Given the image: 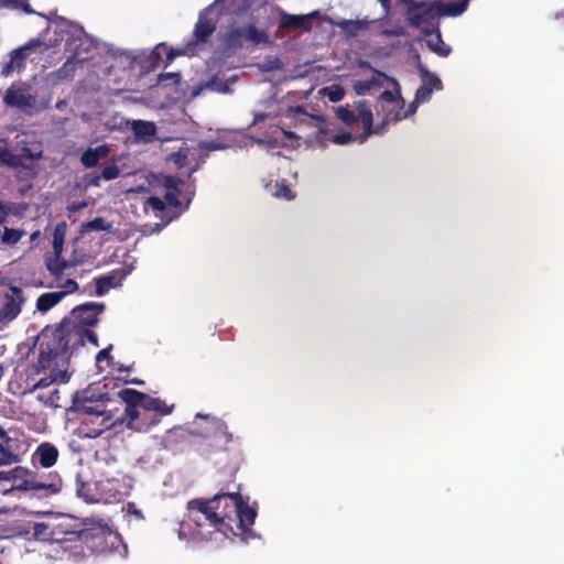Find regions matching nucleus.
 Returning a JSON list of instances; mask_svg holds the SVG:
<instances>
[{
  "label": "nucleus",
  "instance_id": "f704fd0d",
  "mask_svg": "<svg viewBox=\"0 0 564 564\" xmlns=\"http://www.w3.org/2000/svg\"><path fill=\"white\" fill-rule=\"evenodd\" d=\"M112 225L110 223H106L102 217H96L93 220H89L83 224L84 231H110Z\"/></svg>",
  "mask_w": 564,
  "mask_h": 564
},
{
  "label": "nucleus",
  "instance_id": "69168bd1",
  "mask_svg": "<svg viewBox=\"0 0 564 564\" xmlns=\"http://www.w3.org/2000/svg\"><path fill=\"white\" fill-rule=\"evenodd\" d=\"M18 10H22L26 14H37V12L31 8L26 0H21V6H19Z\"/></svg>",
  "mask_w": 564,
  "mask_h": 564
},
{
  "label": "nucleus",
  "instance_id": "f3484780",
  "mask_svg": "<svg viewBox=\"0 0 564 564\" xmlns=\"http://www.w3.org/2000/svg\"><path fill=\"white\" fill-rule=\"evenodd\" d=\"M11 294H6L4 303L0 308V318L2 321H12L21 312V305L24 301L23 292L18 286L10 288Z\"/></svg>",
  "mask_w": 564,
  "mask_h": 564
},
{
  "label": "nucleus",
  "instance_id": "9d476101",
  "mask_svg": "<svg viewBox=\"0 0 564 564\" xmlns=\"http://www.w3.org/2000/svg\"><path fill=\"white\" fill-rule=\"evenodd\" d=\"M245 42L253 45L269 43V35L264 30H259L254 24L234 28L225 35L224 43L228 48L240 50Z\"/></svg>",
  "mask_w": 564,
  "mask_h": 564
},
{
  "label": "nucleus",
  "instance_id": "f8f14e48",
  "mask_svg": "<svg viewBox=\"0 0 564 564\" xmlns=\"http://www.w3.org/2000/svg\"><path fill=\"white\" fill-rule=\"evenodd\" d=\"M361 123L364 128V132L358 135V140L360 143L365 142L372 134H382L387 131L388 124L393 121V113L389 111L383 121L373 126V116L370 107L368 105H361Z\"/></svg>",
  "mask_w": 564,
  "mask_h": 564
},
{
  "label": "nucleus",
  "instance_id": "423d86ee",
  "mask_svg": "<svg viewBox=\"0 0 564 564\" xmlns=\"http://www.w3.org/2000/svg\"><path fill=\"white\" fill-rule=\"evenodd\" d=\"M77 544L72 547V555L80 556L85 554V549L93 553H104L109 549L108 540H116L111 531L104 527L79 528Z\"/></svg>",
  "mask_w": 564,
  "mask_h": 564
},
{
  "label": "nucleus",
  "instance_id": "5701e85b",
  "mask_svg": "<svg viewBox=\"0 0 564 564\" xmlns=\"http://www.w3.org/2000/svg\"><path fill=\"white\" fill-rule=\"evenodd\" d=\"M83 59H76L75 56L69 57L62 67L50 74V79L53 84L57 85L67 79H70L75 72L77 64L82 63Z\"/></svg>",
  "mask_w": 564,
  "mask_h": 564
},
{
  "label": "nucleus",
  "instance_id": "c9c22d12",
  "mask_svg": "<svg viewBox=\"0 0 564 564\" xmlns=\"http://www.w3.org/2000/svg\"><path fill=\"white\" fill-rule=\"evenodd\" d=\"M52 527L53 525L45 523V522L34 523L32 527L33 536L36 540L50 542L51 536H52L51 535Z\"/></svg>",
  "mask_w": 564,
  "mask_h": 564
},
{
  "label": "nucleus",
  "instance_id": "4468645a",
  "mask_svg": "<svg viewBox=\"0 0 564 564\" xmlns=\"http://www.w3.org/2000/svg\"><path fill=\"white\" fill-rule=\"evenodd\" d=\"M133 393H138L134 389H122L119 391V398L126 403L124 414L128 425L133 426L141 417L144 419V411L141 409V401L139 398H134Z\"/></svg>",
  "mask_w": 564,
  "mask_h": 564
},
{
  "label": "nucleus",
  "instance_id": "6e6552de",
  "mask_svg": "<svg viewBox=\"0 0 564 564\" xmlns=\"http://www.w3.org/2000/svg\"><path fill=\"white\" fill-rule=\"evenodd\" d=\"M13 480L14 484L6 492L18 491H40L48 489L52 492H57L58 488L53 484H45L37 480L36 474L26 467L15 466L10 470H0V481Z\"/></svg>",
  "mask_w": 564,
  "mask_h": 564
},
{
  "label": "nucleus",
  "instance_id": "4d7b16f0",
  "mask_svg": "<svg viewBox=\"0 0 564 564\" xmlns=\"http://www.w3.org/2000/svg\"><path fill=\"white\" fill-rule=\"evenodd\" d=\"M181 181L175 176H165L163 181V185L166 191H177Z\"/></svg>",
  "mask_w": 564,
  "mask_h": 564
},
{
  "label": "nucleus",
  "instance_id": "3c124183",
  "mask_svg": "<svg viewBox=\"0 0 564 564\" xmlns=\"http://www.w3.org/2000/svg\"><path fill=\"white\" fill-rule=\"evenodd\" d=\"M216 432L224 438L225 444L234 441L232 434L228 431V426L224 421L218 420L216 422Z\"/></svg>",
  "mask_w": 564,
  "mask_h": 564
},
{
  "label": "nucleus",
  "instance_id": "dca6fc26",
  "mask_svg": "<svg viewBox=\"0 0 564 564\" xmlns=\"http://www.w3.org/2000/svg\"><path fill=\"white\" fill-rule=\"evenodd\" d=\"M217 22L210 18L209 8L199 13L198 20L195 23L193 31V39L189 43H194L195 48L200 43H206L208 37L215 32Z\"/></svg>",
  "mask_w": 564,
  "mask_h": 564
},
{
  "label": "nucleus",
  "instance_id": "2eb2a0df",
  "mask_svg": "<svg viewBox=\"0 0 564 564\" xmlns=\"http://www.w3.org/2000/svg\"><path fill=\"white\" fill-rule=\"evenodd\" d=\"M78 529L79 528H73L67 522H61V523L54 524L52 527V532H51L52 536H51L50 542L58 543L64 551L69 552V554L72 555L70 546H74V544H77V542H78L77 536H73V535L78 534Z\"/></svg>",
  "mask_w": 564,
  "mask_h": 564
},
{
  "label": "nucleus",
  "instance_id": "f03ea898",
  "mask_svg": "<svg viewBox=\"0 0 564 564\" xmlns=\"http://www.w3.org/2000/svg\"><path fill=\"white\" fill-rule=\"evenodd\" d=\"M39 340V357L37 361L32 365L31 371L33 375L44 373L45 376L30 388V392L47 388L54 383H67L72 377V372L68 370V356L57 349L55 344L48 339L47 334L42 332Z\"/></svg>",
  "mask_w": 564,
  "mask_h": 564
},
{
  "label": "nucleus",
  "instance_id": "39448f33",
  "mask_svg": "<svg viewBox=\"0 0 564 564\" xmlns=\"http://www.w3.org/2000/svg\"><path fill=\"white\" fill-rule=\"evenodd\" d=\"M28 451V436L21 427L0 425V467L20 464Z\"/></svg>",
  "mask_w": 564,
  "mask_h": 564
},
{
  "label": "nucleus",
  "instance_id": "20e7f679",
  "mask_svg": "<svg viewBox=\"0 0 564 564\" xmlns=\"http://www.w3.org/2000/svg\"><path fill=\"white\" fill-rule=\"evenodd\" d=\"M87 401L84 392H76L73 397V408L84 415L79 425L82 436L96 438L110 430L118 420L113 419L110 411L101 409L102 404L90 405Z\"/></svg>",
  "mask_w": 564,
  "mask_h": 564
},
{
  "label": "nucleus",
  "instance_id": "c85d7f7f",
  "mask_svg": "<svg viewBox=\"0 0 564 564\" xmlns=\"http://www.w3.org/2000/svg\"><path fill=\"white\" fill-rule=\"evenodd\" d=\"M379 102L381 105V109L384 110L386 107H384V104H388L389 107L388 108V112L389 111H392V113L395 112V110L398 108H400V105L401 104H404L403 99H401L399 93L398 94H394L393 91L391 90H384L380 94L379 96Z\"/></svg>",
  "mask_w": 564,
  "mask_h": 564
},
{
  "label": "nucleus",
  "instance_id": "6e6d98bb",
  "mask_svg": "<svg viewBox=\"0 0 564 564\" xmlns=\"http://www.w3.org/2000/svg\"><path fill=\"white\" fill-rule=\"evenodd\" d=\"M178 195H180V189L166 191V193L164 195V199L167 202L169 205L177 207L180 205Z\"/></svg>",
  "mask_w": 564,
  "mask_h": 564
},
{
  "label": "nucleus",
  "instance_id": "603ef678",
  "mask_svg": "<svg viewBox=\"0 0 564 564\" xmlns=\"http://www.w3.org/2000/svg\"><path fill=\"white\" fill-rule=\"evenodd\" d=\"M332 142L335 144L344 145L354 140V135L350 132H341L332 137Z\"/></svg>",
  "mask_w": 564,
  "mask_h": 564
},
{
  "label": "nucleus",
  "instance_id": "a878e982",
  "mask_svg": "<svg viewBox=\"0 0 564 564\" xmlns=\"http://www.w3.org/2000/svg\"><path fill=\"white\" fill-rule=\"evenodd\" d=\"M65 296L66 292L43 293L37 297L36 308L42 313H46L57 303H59Z\"/></svg>",
  "mask_w": 564,
  "mask_h": 564
},
{
  "label": "nucleus",
  "instance_id": "8fccbe9b",
  "mask_svg": "<svg viewBox=\"0 0 564 564\" xmlns=\"http://www.w3.org/2000/svg\"><path fill=\"white\" fill-rule=\"evenodd\" d=\"M433 93V87L429 85H422L416 89L414 99L416 102H425L431 99V95Z\"/></svg>",
  "mask_w": 564,
  "mask_h": 564
},
{
  "label": "nucleus",
  "instance_id": "c756f323",
  "mask_svg": "<svg viewBox=\"0 0 564 564\" xmlns=\"http://www.w3.org/2000/svg\"><path fill=\"white\" fill-rule=\"evenodd\" d=\"M29 205L26 203H2L0 200V213L6 215H13L22 217L28 210Z\"/></svg>",
  "mask_w": 564,
  "mask_h": 564
},
{
  "label": "nucleus",
  "instance_id": "de8ad7c7",
  "mask_svg": "<svg viewBox=\"0 0 564 564\" xmlns=\"http://www.w3.org/2000/svg\"><path fill=\"white\" fill-rule=\"evenodd\" d=\"M167 45L165 43H159L152 51V56L150 58L152 59L151 65L153 67L159 66L161 62L163 61L162 55H166Z\"/></svg>",
  "mask_w": 564,
  "mask_h": 564
},
{
  "label": "nucleus",
  "instance_id": "1a4fd4ad",
  "mask_svg": "<svg viewBox=\"0 0 564 564\" xmlns=\"http://www.w3.org/2000/svg\"><path fill=\"white\" fill-rule=\"evenodd\" d=\"M48 48L42 39H31L24 45L13 50L10 53V58L6 62L1 68L0 75L3 77L10 76L14 70H21L25 68L26 61L31 53H44Z\"/></svg>",
  "mask_w": 564,
  "mask_h": 564
},
{
  "label": "nucleus",
  "instance_id": "0eeeda50",
  "mask_svg": "<svg viewBox=\"0 0 564 564\" xmlns=\"http://www.w3.org/2000/svg\"><path fill=\"white\" fill-rule=\"evenodd\" d=\"M445 3H431L409 1L406 10L408 21L412 28L421 29L426 35L433 33L434 20L436 15L451 17L443 12Z\"/></svg>",
  "mask_w": 564,
  "mask_h": 564
},
{
  "label": "nucleus",
  "instance_id": "4c0bfd02",
  "mask_svg": "<svg viewBox=\"0 0 564 564\" xmlns=\"http://www.w3.org/2000/svg\"><path fill=\"white\" fill-rule=\"evenodd\" d=\"M273 196L286 200H292L295 198V194L292 192V189L284 180L275 182Z\"/></svg>",
  "mask_w": 564,
  "mask_h": 564
},
{
  "label": "nucleus",
  "instance_id": "a211bd4d",
  "mask_svg": "<svg viewBox=\"0 0 564 564\" xmlns=\"http://www.w3.org/2000/svg\"><path fill=\"white\" fill-rule=\"evenodd\" d=\"M132 395L140 399L141 409L144 411V419H148L147 416L149 412H154L160 416H165L171 414L174 410V404L169 405L164 400L151 397L148 393L138 391V393H133Z\"/></svg>",
  "mask_w": 564,
  "mask_h": 564
},
{
  "label": "nucleus",
  "instance_id": "6ab92c4d",
  "mask_svg": "<svg viewBox=\"0 0 564 564\" xmlns=\"http://www.w3.org/2000/svg\"><path fill=\"white\" fill-rule=\"evenodd\" d=\"M318 15V11H314L306 15H295L282 12L279 26L280 29H303L305 31H310V21L316 19Z\"/></svg>",
  "mask_w": 564,
  "mask_h": 564
},
{
  "label": "nucleus",
  "instance_id": "ea45409f",
  "mask_svg": "<svg viewBox=\"0 0 564 564\" xmlns=\"http://www.w3.org/2000/svg\"><path fill=\"white\" fill-rule=\"evenodd\" d=\"M340 28L347 33L355 35L358 31L367 29L368 24L364 21L345 20L340 24Z\"/></svg>",
  "mask_w": 564,
  "mask_h": 564
},
{
  "label": "nucleus",
  "instance_id": "c03bdc74",
  "mask_svg": "<svg viewBox=\"0 0 564 564\" xmlns=\"http://www.w3.org/2000/svg\"><path fill=\"white\" fill-rule=\"evenodd\" d=\"M198 148L203 151L199 155V159L202 162H204L205 159L208 156L209 152L216 151V150H221V149H224V145L218 142H215V141H209V142L203 141V142H199Z\"/></svg>",
  "mask_w": 564,
  "mask_h": 564
},
{
  "label": "nucleus",
  "instance_id": "e433bc0d",
  "mask_svg": "<svg viewBox=\"0 0 564 564\" xmlns=\"http://www.w3.org/2000/svg\"><path fill=\"white\" fill-rule=\"evenodd\" d=\"M469 1L470 0L448 1V3L442 7L443 12L449 15H460L466 11Z\"/></svg>",
  "mask_w": 564,
  "mask_h": 564
},
{
  "label": "nucleus",
  "instance_id": "bb28decb",
  "mask_svg": "<svg viewBox=\"0 0 564 564\" xmlns=\"http://www.w3.org/2000/svg\"><path fill=\"white\" fill-rule=\"evenodd\" d=\"M427 47L441 57H447L452 48L449 45L444 43L440 30L436 31L435 36L426 41Z\"/></svg>",
  "mask_w": 564,
  "mask_h": 564
},
{
  "label": "nucleus",
  "instance_id": "473e14b6",
  "mask_svg": "<svg viewBox=\"0 0 564 564\" xmlns=\"http://www.w3.org/2000/svg\"><path fill=\"white\" fill-rule=\"evenodd\" d=\"M25 234L26 232L23 229L4 227L1 235V242L4 245L14 246L22 239Z\"/></svg>",
  "mask_w": 564,
  "mask_h": 564
},
{
  "label": "nucleus",
  "instance_id": "bf43d9fd",
  "mask_svg": "<svg viewBox=\"0 0 564 564\" xmlns=\"http://www.w3.org/2000/svg\"><path fill=\"white\" fill-rule=\"evenodd\" d=\"M165 80H171L172 84H178L181 80L180 73H164L159 75V82L163 83Z\"/></svg>",
  "mask_w": 564,
  "mask_h": 564
},
{
  "label": "nucleus",
  "instance_id": "aec40b11",
  "mask_svg": "<svg viewBox=\"0 0 564 564\" xmlns=\"http://www.w3.org/2000/svg\"><path fill=\"white\" fill-rule=\"evenodd\" d=\"M126 276L123 269L113 270L106 275L95 278L96 283L95 294L97 296L105 295L110 289L121 285V280Z\"/></svg>",
  "mask_w": 564,
  "mask_h": 564
},
{
  "label": "nucleus",
  "instance_id": "7ed1b4c3",
  "mask_svg": "<svg viewBox=\"0 0 564 564\" xmlns=\"http://www.w3.org/2000/svg\"><path fill=\"white\" fill-rule=\"evenodd\" d=\"M47 334L48 339L55 344L57 349L65 356L70 358L74 349L84 346L85 341L88 340L94 346H98V337L95 332L76 325L72 318H63L59 325L55 328H44L42 330Z\"/></svg>",
  "mask_w": 564,
  "mask_h": 564
},
{
  "label": "nucleus",
  "instance_id": "79ce46f5",
  "mask_svg": "<svg viewBox=\"0 0 564 564\" xmlns=\"http://www.w3.org/2000/svg\"><path fill=\"white\" fill-rule=\"evenodd\" d=\"M15 156H19L22 166L25 167V161H37L42 156V152L39 151L34 153L29 147L24 145L19 153H15Z\"/></svg>",
  "mask_w": 564,
  "mask_h": 564
},
{
  "label": "nucleus",
  "instance_id": "5fc2aeb1",
  "mask_svg": "<svg viewBox=\"0 0 564 564\" xmlns=\"http://www.w3.org/2000/svg\"><path fill=\"white\" fill-rule=\"evenodd\" d=\"M344 96L345 90L339 86L333 87L328 93V99L333 102L340 101L344 98Z\"/></svg>",
  "mask_w": 564,
  "mask_h": 564
},
{
  "label": "nucleus",
  "instance_id": "49530a36",
  "mask_svg": "<svg viewBox=\"0 0 564 564\" xmlns=\"http://www.w3.org/2000/svg\"><path fill=\"white\" fill-rule=\"evenodd\" d=\"M65 228H66V224L65 223H62V224H58L55 229H54V234H53V247L54 249L57 251L58 249L62 248L63 246V241H64V235H65Z\"/></svg>",
  "mask_w": 564,
  "mask_h": 564
},
{
  "label": "nucleus",
  "instance_id": "58836bf2",
  "mask_svg": "<svg viewBox=\"0 0 564 564\" xmlns=\"http://www.w3.org/2000/svg\"><path fill=\"white\" fill-rule=\"evenodd\" d=\"M59 391L54 389L48 393H41L37 395V400L43 403L45 406L58 408L59 404Z\"/></svg>",
  "mask_w": 564,
  "mask_h": 564
},
{
  "label": "nucleus",
  "instance_id": "338daca9",
  "mask_svg": "<svg viewBox=\"0 0 564 564\" xmlns=\"http://www.w3.org/2000/svg\"><path fill=\"white\" fill-rule=\"evenodd\" d=\"M66 268V263L63 262L61 264H56V265H48L47 269L50 270V272L54 275H58L62 273V271Z\"/></svg>",
  "mask_w": 564,
  "mask_h": 564
},
{
  "label": "nucleus",
  "instance_id": "0e129e2a",
  "mask_svg": "<svg viewBox=\"0 0 564 564\" xmlns=\"http://www.w3.org/2000/svg\"><path fill=\"white\" fill-rule=\"evenodd\" d=\"M208 86L209 87H214V86H217L215 89L219 93H227L229 91V87L226 85V84H217V80L216 78H213L208 82Z\"/></svg>",
  "mask_w": 564,
  "mask_h": 564
},
{
  "label": "nucleus",
  "instance_id": "09e8293b",
  "mask_svg": "<svg viewBox=\"0 0 564 564\" xmlns=\"http://www.w3.org/2000/svg\"><path fill=\"white\" fill-rule=\"evenodd\" d=\"M100 174L102 176V180H105V181H112V180L117 178L120 175V170H119V167H118V165L116 163H111V164L106 165L101 170Z\"/></svg>",
  "mask_w": 564,
  "mask_h": 564
},
{
  "label": "nucleus",
  "instance_id": "37998d69",
  "mask_svg": "<svg viewBox=\"0 0 564 564\" xmlns=\"http://www.w3.org/2000/svg\"><path fill=\"white\" fill-rule=\"evenodd\" d=\"M417 104L415 101V99L409 105L408 109L405 111H402V108H403V104L400 105V108H398L395 110V112L393 113V122H398L402 119H405L412 115H414L416 112V109H417Z\"/></svg>",
  "mask_w": 564,
  "mask_h": 564
},
{
  "label": "nucleus",
  "instance_id": "b1692460",
  "mask_svg": "<svg viewBox=\"0 0 564 564\" xmlns=\"http://www.w3.org/2000/svg\"><path fill=\"white\" fill-rule=\"evenodd\" d=\"M109 147L107 144H101L96 148H88L80 156V163L86 169H91L97 166L98 162L101 159H105L109 154Z\"/></svg>",
  "mask_w": 564,
  "mask_h": 564
},
{
  "label": "nucleus",
  "instance_id": "2f4dec72",
  "mask_svg": "<svg viewBox=\"0 0 564 564\" xmlns=\"http://www.w3.org/2000/svg\"><path fill=\"white\" fill-rule=\"evenodd\" d=\"M417 69L422 77L423 85H429L430 87H433V90L442 89V80L435 74L430 73L426 69V67H424L421 63L417 64Z\"/></svg>",
  "mask_w": 564,
  "mask_h": 564
},
{
  "label": "nucleus",
  "instance_id": "f257e3e1",
  "mask_svg": "<svg viewBox=\"0 0 564 564\" xmlns=\"http://www.w3.org/2000/svg\"><path fill=\"white\" fill-rule=\"evenodd\" d=\"M257 511L249 507L239 492H219L210 499L196 498L187 502L184 525L198 539L206 540L220 532L229 538L234 523L242 533L251 531Z\"/></svg>",
  "mask_w": 564,
  "mask_h": 564
},
{
  "label": "nucleus",
  "instance_id": "9b49d317",
  "mask_svg": "<svg viewBox=\"0 0 564 564\" xmlns=\"http://www.w3.org/2000/svg\"><path fill=\"white\" fill-rule=\"evenodd\" d=\"M6 106L29 112L36 106V97L31 94V86L26 83H13L3 96Z\"/></svg>",
  "mask_w": 564,
  "mask_h": 564
},
{
  "label": "nucleus",
  "instance_id": "72a5a7b5",
  "mask_svg": "<svg viewBox=\"0 0 564 564\" xmlns=\"http://www.w3.org/2000/svg\"><path fill=\"white\" fill-rule=\"evenodd\" d=\"M0 164L9 167L18 169L22 166L19 156H15L9 149L0 145Z\"/></svg>",
  "mask_w": 564,
  "mask_h": 564
},
{
  "label": "nucleus",
  "instance_id": "052dcab7",
  "mask_svg": "<svg viewBox=\"0 0 564 564\" xmlns=\"http://www.w3.org/2000/svg\"><path fill=\"white\" fill-rule=\"evenodd\" d=\"M62 286L64 288L63 292H66V295L78 290V283L73 279H67Z\"/></svg>",
  "mask_w": 564,
  "mask_h": 564
},
{
  "label": "nucleus",
  "instance_id": "a18cd8bd",
  "mask_svg": "<svg viewBox=\"0 0 564 564\" xmlns=\"http://www.w3.org/2000/svg\"><path fill=\"white\" fill-rule=\"evenodd\" d=\"M144 208L147 210L151 209L154 213H162L165 210V203L160 197L150 196L144 203Z\"/></svg>",
  "mask_w": 564,
  "mask_h": 564
},
{
  "label": "nucleus",
  "instance_id": "393cba45",
  "mask_svg": "<svg viewBox=\"0 0 564 564\" xmlns=\"http://www.w3.org/2000/svg\"><path fill=\"white\" fill-rule=\"evenodd\" d=\"M131 129L137 139L143 140L145 142L152 140L156 133V127L151 121L133 120L131 123Z\"/></svg>",
  "mask_w": 564,
  "mask_h": 564
},
{
  "label": "nucleus",
  "instance_id": "774afa93",
  "mask_svg": "<svg viewBox=\"0 0 564 564\" xmlns=\"http://www.w3.org/2000/svg\"><path fill=\"white\" fill-rule=\"evenodd\" d=\"M102 180V176L101 174L99 175H93L89 181H88V185L89 186H95V187H98L100 186V181Z\"/></svg>",
  "mask_w": 564,
  "mask_h": 564
},
{
  "label": "nucleus",
  "instance_id": "13d9d810",
  "mask_svg": "<svg viewBox=\"0 0 564 564\" xmlns=\"http://www.w3.org/2000/svg\"><path fill=\"white\" fill-rule=\"evenodd\" d=\"M111 349H112V345H109L108 347L98 351V354L96 356V361L100 362L101 360L106 359L108 361V365H111V362H112V357L110 355Z\"/></svg>",
  "mask_w": 564,
  "mask_h": 564
},
{
  "label": "nucleus",
  "instance_id": "e2e57ef3",
  "mask_svg": "<svg viewBox=\"0 0 564 564\" xmlns=\"http://www.w3.org/2000/svg\"><path fill=\"white\" fill-rule=\"evenodd\" d=\"M19 6H21V0H0V9L1 8H8V9H19Z\"/></svg>",
  "mask_w": 564,
  "mask_h": 564
},
{
  "label": "nucleus",
  "instance_id": "864d4df0",
  "mask_svg": "<svg viewBox=\"0 0 564 564\" xmlns=\"http://www.w3.org/2000/svg\"><path fill=\"white\" fill-rule=\"evenodd\" d=\"M381 34L386 37H394V36H406L408 32L403 26H395L392 29L382 30Z\"/></svg>",
  "mask_w": 564,
  "mask_h": 564
},
{
  "label": "nucleus",
  "instance_id": "ddd939ff",
  "mask_svg": "<svg viewBox=\"0 0 564 564\" xmlns=\"http://www.w3.org/2000/svg\"><path fill=\"white\" fill-rule=\"evenodd\" d=\"M104 303L88 302L74 307L70 312L76 325L83 327L95 326L98 323V315L104 312Z\"/></svg>",
  "mask_w": 564,
  "mask_h": 564
},
{
  "label": "nucleus",
  "instance_id": "680f3d73",
  "mask_svg": "<svg viewBox=\"0 0 564 564\" xmlns=\"http://www.w3.org/2000/svg\"><path fill=\"white\" fill-rule=\"evenodd\" d=\"M187 152L188 150H180L178 152H176L174 154L175 156V163L178 165V166H183L185 164V161L187 159Z\"/></svg>",
  "mask_w": 564,
  "mask_h": 564
},
{
  "label": "nucleus",
  "instance_id": "7c9ffc66",
  "mask_svg": "<svg viewBox=\"0 0 564 564\" xmlns=\"http://www.w3.org/2000/svg\"><path fill=\"white\" fill-rule=\"evenodd\" d=\"M75 490L77 496L86 502L95 501L91 487L83 480L80 475H77L75 478Z\"/></svg>",
  "mask_w": 564,
  "mask_h": 564
},
{
  "label": "nucleus",
  "instance_id": "cd10ccee",
  "mask_svg": "<svg viewBox=\"0 0 564 564\" xmlns=\"http://www.w3.org/2000/svg\"><path fill=\"white\" fill-rule=\"evenodd\" d=\"M196 52H197V50H195L194 43H189V41L182 48H174V47L167 46L164 66L165 67L169 66L178 56H183V55L193 56L196 54Z\"/></svg>",
  "mask_w": 564,
  "mask_h": 564
},
{
  "label": "nucleus",
  "instance_id": "4be33fe9",
  "mask_svg": "<svg viewBox=\"0 0 564 564\" xmlns=\"http://www.w3.org/2000/svg\"><path fill=\"white\" fill-rule=\"evenodd\" d=\"M361 105H368L365 100H358L354 104L355 110L350 109L348 106H339L336 109V117L347 127L354 128L359 122H361Z\"/></svg>",
  "mask_w": 564,
  "mask_h": 564
},
{
  "label": "nucleus",
  "instance_id": "412c9836",
  "mask_svg": "<svg viewBox=\"0 0 564 564\" xmlns=\"http://www.w3.org/2000/svg\"><path fill=\"white\" fill-rule=\"evenodd\" d=\"M58 455L59 453L55 445L43 442L36 447L33 459L36 460L41 467L51 468L56 464Z\"/></svg>",
  "mask_w": 564,
  "mask_h": 564
},
{
  "label": "nucleus",
  "instance_id": "a19ab883",
  "mask_svg": "<svg viewBox=\"0 0 564 564\" xmlns=\"http://www.w3.org/2000/svg\"><path fill=\"white\" fill-rule=\"evenodd\" d=\"M380 85V80L378 78H371L368 80H358L354 85V89L357 95H364L371 90L375 86Z\"/></svg>",
  "mask_w": 564,
  "mask_h": 564
}]
</instances>
